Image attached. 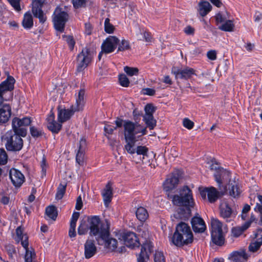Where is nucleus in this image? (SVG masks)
Instances as JSON below:
<instances>
[{"mask_svg":"<svg viewBox=\"0 0 262 262\" xmlns=\"http://www.w3.org/2000/svg\"><path fill=\"white\" fill-rule=\"evenodd\" d=\"M15 82L11 76L0 83V106L4 101H9L13 98V90ZM11 116V107L10 105L5 104L0 107V123L7 122Z\"/></svg>","mask_w":262,"mask_h":262,"instance_id":"nucleus-1","label":"nucleus"},{"mask_svg":"<svg viewBox=\"0 0 262 262\" xmlns=\"http://www.w3.org/2000/svg\"><path fill=\"white\" fill-rule=\"evenodd\" d=\"M168 197L171 199V201L174 205L178 206H183L186 207V212L181 214V212L183 211L182 209H180L179 211L174 214L176 218L185 220L189 217L191 208L193 207L194 205V200L192 196L191 190L188 186H184L180 190L179 194H176Z\"/></svg>","mask_w":262,"mask_h":262,"instance_id":"nucleus-2","label":"nucleus"},{"mask_svg":"<svg viewBox=\"0 0 262 262\" xmlns=\"http://www.w3.org/2000/svg\"><path fill=\"white\" fill-rule=\"evenodd\" d=\"M193 240V234L190 227L184 222L179 223L171 238L172 243L180 247L191 243Z\"/></svg>","mask_w":262,"mask_h":262,"instance_id":"nucleus-3","label":"nucleus"},{"mask_svg":"<svg viewBox=\"0 0 262 262\" xmlns=\"http://www.w3.org/2000/svg\"><path fill=\"white\" fill-rule=\"evenodd\" d=\"M125 140H137L147 133L146 127L138 122L125 120L123 124Z\"/></svg>","mask_w":262,"mask_h":262,"instance_id":"nucleus-4","label":"nucleus"},{"mask_svg":"<svg viewBox=\"0 0 262 262\" xmlns=\"http://www.w3.org/2000/svg\"><path fill=\"white\" fill-rule=\"evenodd\" d=\"M89 222L90 224V234L97 236L101 239H107L110 235L109 225L106 221L105 223L101 221L98 216L89 217Z\"/></svg>","mask_w":262,"mask_h":262,"instance_id":"nucleus-5","label":"nucleus"},{"mask_svg":"<svg viewBox=\"0 0 262 262\" xmlns=\"http://www.w3.org/2000/svg\"><path fill=\"white\" fill-rule=\"evenodd\" d=\"M21 137L13 130H9L2 137V140L8 150L19 151L23 146V140Z\"/></svg>","mask_w":262,"mask_h":262,"instance_id":"nucleus-6","label":"nucleus"},{"mask_svg":"<svg viewBox=\"0 0 262 262\" xmlns=\"http://www.w3.org/2000/svg\"><path fill=\"white\" fill-rule=\"evenodd\" d=\"M211 238L212 242L216 245L222 246L224 243V237L222 230V223L217 219L211 220Z\"/></svg>","mask_w":262,"mask_h":262,"instance_id":"nucleus-7","label":"nucleus"},{"mask_svg":"<svg viewBox=\"0 0 262 262\" xmlns=\"http://www.w3.org/2000/svg\"><path fill=\"white\" fill-rule=\"evenodd\" d=\"M68 18L69 15L64 11V8L56 7L53 15V21L56 30L62 32Z\"/></svg>","mask_w":262,"mask_h":262,"instance_id":"nucleus-8","label":"nucleus"},{"mask_svg":"<svg viewBox=\"0 0 262 262\" xmlns=\"http://www.w3.org/2000/svg\"><path fill=\"white\" fill-rule=\"evenodd\" d=\"M94 52L85 48L78 55L77 71L81 72L83 71L91 62L94 56Z\"/></svg>","mask_w":262,"mask_h":262,"instance_id":"nucleus-9","label":"nucleus"},{"mask_svg":"<svg viewBox=\"0 0 262 262\" xmlns=\"http://www.w3.org/2000/svg\"><path fill=\"white\" fill-rule=\"evenodd\" d=\"M31 123V120L30 117H24L22 119L15 117L12 121V129L14 132L24 137L27 135V133L25 127L29 125Z\"/></svg>","mask_w":262,"mask_h":262,"instance_id":"nucleus-10","label":"nucleus"},{"mask_svg":"<svg viewBox=\"0 0 262 262\" xmlns=\"http://www.w3.org/2000/svg\"><path fill=\"white\" fill-rule=\"evenodd\" d=\"M144 111L145 113L143 116V120L146 125V127L153 129L157 124V121L153 116L156 108L151 104H147L144 107Z\"/></svg>","mask_w":262,"mask_h":262,"instance_id":"nucleus-11","label":"nucleus"},{"mask_svg":"<svg viewBox=\"0 0 262 262\" xmlns=\"http://www.w3.org/2000/svg\"><path fill=\"white\" fill-rule=\"evenodd\" d=\"M200 194L203 199H207L210 203H213L220 198L223 195V193L217 191L213 187H210L202 190Z\"/></svg>","mask_w":262,"mask_h":262,"instance_id":"nucleus-12","label":"nucleus"},{"mask_svg":"<svg viewBox=\"0 0 262 262\" xmlns=\"http://www.w3.org/2000/svg\"><path fill=\"white\" fill-rule=\"evenodd\" d=\"M171 73L175 76L176 79L187 80L195 74V71L193 69L189 67L180 69L177 67H173L171 69Z\"/></svg>","mask_w":262,"mask_h":262,"instance_id":"nucleus-13","label":"nucleus"},{"mask_svg":"<svg viewBox=\"0 0 262 262\" xmlns=\"http://www.w3.org/2000/svg\"><path fill=\"white\" fill-rule=\"evenodd\" d=\"M45 1L33 0L32 3V12L34 16L38 18L41 23H45L47 19L46 15L42 10V7Z\"/></svg>","mask_w":262,"mask_h":262,"instance_id":"nucleus-14","label":"nucleus"},{"mask_svg":"<svg viewBox=\"0 0 262 262\" xmlns=\"http://www.w3.org/2000/svg\"><path fill=\"white\" fill-rule=\"evenodd\" d=\"M119 40L114 36H110L102 43L101 50L105 54L113 52L119 43Z\"/></svg>","mask_w":262,"mask_h":262,"instance_id":"nucleus-15","label":"nucleus"},{"mask_svg":"<svg viewBox=\"0 0 262 262\" xmlns=\"http://www.w3.org/2000/svg\"><path fill=\"white\" fill-rule=\"evenodd\" d=\"M9 178L13 185L19 187L25 182V178L21 172L15 168H11L9 171Z\"/></svg>","mask_w":262,"mask_h":262,"instance_id":"nucleus-16","label":"nucleus"},{"mask_svg":"<svg viewBox=\"0 0 262 262\" xmlns=\"http://www.w3.org/2000/svg\"><path fill=\"white\" fill-rule=\"evenodd\" d=\"M122 238L124 244L128 247L134 248L139 246L140 243L136 234L133 232L124 233Z\"/></svg>","mask_w":262,"mask_h":262,"instance_id":"nucleus-17","label":"nucleus"},{"mask_svg":"<svg viewBox=\"0 0 262 262\" xmlns=\"http://www.w3.org/2000/svg\"><path fill=\"white\" fill-rule=\"evenodd\" d=\"M152 248L153 246L150 242L147 241L143 244L142 246L141 252L137 258L138 262H147L149 258L148 252L150 253Z\"/></svg>","mask_w":262,"mask_h":262,"instance_id":"nucleus-18","label":"nucleus"},{"mask_svg":"<svg viewBox=\"0 0 262 262\" xmlns=\"http://www.w3.org/2000/svg\"><path fill=\"white\" fill-rule=\"evenodd\" d=\"M14 238L17 243L20 242L21 245L24 248L29 246L28 237L26 234L24 233L23 229L20 226L16 228Z\"/></svg>","mask_w":262,"mask_h":262,"instance_id":"nucleus-19","label":"nucleus"},{"mask_svg":"<svg viewBox=\"0 0 262 262\" xmlns=\"http://www.w3.org/2000/svg\"><path fill=\"white\" fill-rule=\"evenodd\" d=\"M78 112L73 108L72 106L69 109L58 110V120L61 123L64 122L70 119L74 113Z\"/></svg>","mask_w":262,"mask_h":262,"instance_id":"nucleus-20","label":"nucleus"},{"mask_svg":"<svg viewBox=\"0 0 262 262\" xmlns=\"http://www.w3.org/2000/svg\"><path fill=\"white\" fill-rule=\"evenodd\" d=\"M97 252V248L93 240L88 239L84 244V256L86 259L93 257Z\"/></svg>","mask_w":262,"mask_h":262,"instance_id":"nucleus-21","label":"nucleus"},{"mask_svg":"<svg viewBox=\"0 0 262 262\" xmlns=\"http://www.w3.org/2000/svg\"><path fill=\"white\" fill-rule=\"evenodd\" d=\"M191 225L195 232L202 233L206 230V225L203 220L198 216H194L191 220Z\"/></svg>","mask_w":262,"mask_h":262,"instance_id":"nucleus-22","label":"nucleus"},{"mask_svg":"<svg viewBox=\"0 0 262 262\" xmlns=\"http://www.w3.org/2000/svg\"><path fill=\"white\" fill-rule=\"evenodd\" d=\"M179 181L178 176L173 174L169 175L163 184L164 190L169 191L174 189L178 184Z\"/></svg>","mask_w":262,"mask_h":262,"instance_id":"nucleus-23","label":"nucleus"},{"mask_svg":"<svg viewBox=\"0 0 262 262\" xmlns=\"http://www.w3.org/2000/svg\"><path fill=\"white\" fill-rule=\"evenodd\" d=\"M212 8V6L208 2L202 1L198 3L197 11L200 16L204 17L211 11Z\"/></svg>","mask_w":262,"mask_h":262,"instance_id":"nucleus-24","label":"nucleus"},{"mask_svg":"<svg viewBox=\"0 0 262 262\" xmlns=\"http://www.w3.org/2000/svg\"><path fill=\"white\" fill-rule=\"evenodd\" d=\"M86 147V141L85 139H81L79 143L78 150L76 154V160L77 163L82 165L84 162V151Z\"/></svg>","mask_w":262,"mask_h":262,"instance_id":"nucleus-25","label":"nucleus"},{"mask_svg":"<svg viewBox=\"0 0 262 262\" xmlns=\"http://www.w3.org/2000/svg\"><path fill=\"white\" fill-rule=\"evenodd\" d=\"M85 91L84 89H81L76 98V103L72 106L75 110L80 111L83 110L85 104L84 100Z\"/></svg>","mask_w":262,"mask_h":262,"instance_id":"nucleus-26","label":"nucleus"},{"mask_svg":"<svg viewBox=\"0 0 262 262\" xmlns=\"http://www.w3.org/2000/svg\"><path fill=\"white\" fill-rule=\"evenodd\" d=\"M220 213L221 216L224 219H228L231 217L232 210L225 201H222L220 206Z\"/></svg>","mask_w":262,"mask_h":262,"instance_id":"nucleus-27","label":"nucleus"},{"mask_svg":"<svg viewBox=\"0 0 262 262\" xmlns=\"http://www.w3.org/2000/svg\"><path fill=\"white\" fill-rule=\"evenodd\" d=\"M230 176V173L228 171L224 169L220 170V171L217 172L214 174L215 180L219 184L220 187L223 183V181L228 180Z\"/></svg>","mask_w":262,"mask_h":262,"instance_id":"nucleus-28","label":"nucleus"},{"mask_svg":"<svg viewBox=\"0 0 262 262\" xmlns=\"http://www.w3.org/2000/svg\"><path fill=\"white\" fill-rule=\"evenodd\" d=\"M26 252L24 256L25 262H37L36 256L34 250L32 248H24Z\"/></svg>","mask_w":262,"mask_h":262,"instance_id":"nucleus-29","label":"nucleus"},{"mask_svg":"<svg viewBox=\"0 0 262 262\" xmlns=\"http://www.w3.org/2000/svg\"><path fill=\"white\" fill-rule=\"evenodd\" d=\"M103 201L105 206H107L111 202L112 198V190L111 186L109 184H107L102 193Z\"/></svg>","mask_w":262,"mask_h":262,"instance_id":"nucleus-30","label":"nucleus"},{"mask_svg":"<svg viewBox=\"0 0 262 262\" xmlns=\"http://www.w3.org/2000/svg\"><path fill=\"white\" fill-rule=\"evenodd\" d=\"M89 230H90V224L89 222V217L86 220L80 221L79 226L78 228V233L79 235H84L87 233Z\"/></svg>","mask_w":262,"mask_h":262,"instance_id":"nucleus-31","label":"nucleus"},{"mask_svg":"<svg viewBox=\"0 0 262 262\" xmlns=\"http://www.w3.org/2000/svg\"><path fill=\"white\" fill-rule=\"evenodd\" d=\"M22 25L25 29H30L33 26V20L32 15L29 12L24 14Z\"/></svg>","mask_w":262,"mask_h":262,"instance_id":"nucleus-32","label":"nucleus"},{"mask_svg":"<svg viewBox=\"0 0 262 262\" xmlns=\"http://www.w3.org/2000/svg\"><path fill=\"white\" fill-rule=\"evenodd\" d=\"M136 215L137 219L141 222H145L148 217V213L147 210L142 207L137 208Z\"/></svg>","mask_w":262,"mask_h":262,"instance_id":"nucleus-33","label":"nucleus"},{"mask_svg":"<svg viewBox=\"0 0 262 262\" xmlns=\"http://www.w3.org/2000/svg\"><path fill=\"white\" fill-rule=\"evenodd\" d=\"M250 227V223H245L242 227H234L232 229V234L234 237H238Z\"/></svg>","mask_w":262,"mask_h":262,"instance_id":"nucleus-34","label":"nucleus"},{"mask_svg":"<svg viewBox=\"0 0 262 262\" xmlns=\"http://www.w3.org/2000/svg\"><path fill=\"white\" fill-rule=\"evenodd\" d=\"M104 241L105 246L112 251L115 250L117 247V241L113 238H110L109 235L107 239H102Z\"/></svg>","mask_w":262,"mask_h":262,"instance_id":"nucleus-35","label":"nucleus"},{"mask_svg":"<svg viewBox=\"0 0 262 262\" xmlns=\"http://www.w3.org/2000/svg\"><path fill=\"white\" fill-rule=\"evenodd\" d=\"M137 140H125L126 144L124 146L125 149L126 151L131 155L135 154L136 148L135 145Z\"/></svg>","mask_w":262,"mask_h":262,"instance_id":"nucleus-36","label":"nucleus"},{"mask_svg":"<svg viewBox=\"0 0 262 262\" xmlns=\"http://www.w3.org/2000/svg\"><path fill=\"white\" fill-rule=\"evenodd\" d=\"M148 151V149L145 146H138L136 148V151L138 155L142 156V158H140V161H142L143 163H144V159H145V157H147V152Z\"/></svg>","mask_w":262,"mask_h":262,"instance_id":"nucleus-37","label":"nucleus"},{"mask_svg":"<svg viewBox=\"0 0 262 262\" xmlns=\"http://www.w3.org/2000/svg\"><path fill=\"white\" fill-rule=\"evenodd\" d=\"M46 214L50 219L55 221L57 216L56 208L54 206H49L46 209Z\"/></svg>","mask_w":262,"mask_h":262,"instance_id":"nucleus-38","label":"nucleus"},{"mask_svg":"<svg viewBox=\"0 0 262 262\" xmlns=\"http://www.w3.org/2000/svg\"><path fill=\"white\" fill-rule=\"evenodd\" d=\"M62 125L61 123L54 121L53 123L47 124V127L52 133L57 134L61 128Z\"/></svg>","mask_w":262,"mask_h":262,"instance_id":"nucleus-39","label":"nucleus"},{"mask_svg":"<svg viewBox=\"0 0 262 262\" xmlns=\"http://www.w3.org/2000/svg\"><path fill=\"white\" fill-rule=\"evenodd\" d=\"M234 27V25L231 20L226 21L224 24L220 26L219 28L224 31H232Z\"/></svg>","mask_w":262,"mask_h":262,"instance_id":"nucleus-40","label":"nucleus"},{"mask_svg":"<svg viewBox=\"0 0 262 262\" xmlns=\"http://www.w3.org/2000/svg\"><path fill=\"white\" fill-rule=\"evenodd\" d=\"M66 185L60 184L57 188L56 194V199L60 200L62 198L65 193Z\"/></svg>","mask_w":262,"mask_h":262,"instance_id":"nucleus-41","label":"nucleus"},{"mask_svg":"<svg viewBox=\"0 0 262 262\" xmlns=\"http://www.w3.org/2000/svg\"><path fill=\"white\" fill-rule=\"evenodd\" d=\"M124 72L129 76L138 75L139 70L137 68L129 67L126 66L124 68Z\"/></svg>","mask_w":262,"mask_h":262,"instance_id":"nucleus-42","label":"nucleus"},{"mask_svg":"<svg viewBox=\"0 0 262 262\" xmlns=\"http://www.w3.org/2000/svg\"><path fill=\"white\" fill-rule=\"evenodd\" d=\"M115 30L114 26L110 23V20L108 18H106L104 21V30L109 34L113 33Z\"/></svg>","mask_w":262,"mask_h":262,"instance_id":"nucleus-43","label":"nucleus"},{"mask_svg":"<svg viewBox=\"0 0 262 262\" xmlns=\"http://www.w3.org/2000/svg\"><path fill=\"white\" fill-rule=\"evenodd\" d=\"M229 190L230 195L234 198L238 196L241 192L237 184L232 185L231 188L229 187Z\"/></svg>","mask_w":262,"mask_h":262,"instance_id":"nucleus-44","label":"nucleus"},{"mask_svg":"<svg viewBox=\"0 0 262 262\" xmlns=\"http://www.w3.org/2000/svg\"><path fill=\"white\" fill-rule=\"evenodd\" d=\"M119 80L121 86L124 87H128L129 86V81L125 75H120L119 77Z\"/></svg>","mask_w":262,"mask_h":262,"instance_id":"nucleus-45","label":"nucleus"},{"mask_svg":"<svg viewBox=\"0 0 262 262\" xmlns=\"http://www.w3.org/2000/svg\"><path fill=\"white\" fill-rule=\"evenodd\" d=\"M130 48V45L128 41L122 39L121 42L119 45L118 51H123L128 50Z\"/></svg>","mask_w":262,"mask_h":262,"instance_id":"nucleus-46","label":"nucleus"},{"mask_svg":"<svg viewBox=\"0 0 262 262\" xmlns=\"http://www.w3.org/2000/svg\"><path fill=\"white\" fill-rule=\"evenodd\" d=\"M86 2L87 0H72L73 7L75 9L84 7Z\"/></svg>","mask_w":262,"mask_h":262,"instance_id":"nucleus-47","label":"nucleus"},{"mask_svg":"<svg viewBox=\"0 0 262 262\" xmlns=\"http://www.w3.org/2000/svg\"><path fill=\"white\" fill-rule=\"evenodd\" d=\"M241 254L239 252L234 251L229 256L228 259L233 262H238L241 258Z\"/></svg>","mask_w":262,"mask_h":262,"instance_id":"nucleus-48","label":"nucleus"},{"mask_svg":"<svg viewBox=\"0 0 262 262\" xmlns=\"http://www.w3.org/2000/svg\"><path fill=\"white\" fill-rule=\"evenodd\" d=\"M155 262H165L163 253L161 251H156L154 256Z\"/></svg>","mask_w":262,"mask_h":262,"instance_id":"nucleus-49","label":"nucleus"},{"mask_svg":"<svg viewBox=\"0 0 262 262\" xmlns=\"http://www.w3.org/2000/svg\"><path fill=\"white\" fill-rule=\"evenodd\" d=\"M63 38L64 39V40L66 41V42L68 43V44L69 46L70 49L71 50H73V49H74L75 44V42L73 37L71 36L64 35V36H63Z\"/></svg>","mask_w":262,"mask_h":262,"instance_id":"nucleus-50","label":"nucleus"},{"mask_svg":"<svg viewBox=\"0 0 262 262\" xmlns=\"http://www.w3.org/2000/svg\"><path fill=\"white\" fill-rule=\"evenodd\" d=\"M8 156L3 149H0V165H4L7 162Z\"/></svg>","mask_w":262,"mask_h":262,"instance_id":"nucleus-51","label":"nucleus"},{"mask_svg":"<svg viewBox=\"0 0 262 262\" xmlns=\"http://www.w3.org/2000/svg\"><path fill=\"white\" fill-rule=\"evenodd\" d=\"M12 7L16 11H20L21 8L20 6V0H8Z\"/></svg>","mask_w":262,"mask_h":262,"instance_id":"nucleus-52","label":"nucleus"},{"mask_svg":"<svg viewBox=\"0 0 262 262\" xmlns=\"http://www.w3.org/2000/svg\"><path fill=\"white\" fill-rule=\"evenodd\" d=\"M40 167L41 170V177L44 178L46 176L47 169L48 168V164L46 163V160L43 158L41 162Z\"/></svg>","mask_w":262,"mask_h":262,"instance_id":"nucleus-53","label":"nucleus"},{"mask_svg":"<svg viewBox=\"0 0 262 262\" xmlns=\"http://www.w3.org/2000/svg\"><path fill=\"white\" fill-rule=\"evenodd\" d=\"M261 245L262 244H260L259 242L254 241L250 244L249 246V251L254 252L260 247Z\"/></svg>","mask_w":262,"mask_h":262,"instance_id":"nucleus-54","label":"nucleus"},{"mask_svg":"<svg viewBox=\"0 0 262 262\" xmlns=\"http://www.w3.org/2000/svg\"><path fill=\"white\" fill-rule=\"evenodd\" d=\"M30 133L32 137L37 138L42 134V132L34 126H31L30 128Z\"/></svg>","mask_w":262,"mask_h":262,"instance_id":"nucleus-55","label":"nucleus"},{"mask_svg":"<svg viewBox=\"0 0 262 262\" xmlns=\"http://www.w3.org/2000/svg\"><path fill=\"white\" fill-rule=\"evenodd\" d=\"M258 202L256 203V205L254 208V210L256 212H259L262 210V195H258L257 196Z\"/></svg>","mask_w":262,"mask_h":262,"instance_id":"nucleus-56","label":"nucleus"},{"mask_svg":"<svg viewBox=\"0 0 262 262\" xmlns=\"http://www.w3.org/2000/svg\"><path fill=\"white\" fill-rule=\"evenodd\" d=\"M255 241L262 244V229H258L254 234Z\"/></svg>","mask_w":262,"mask_h":262,"instance_id":"nucleus-57","label":"nucleus"},{"mask_svg":"<svg viewBox=\"0 0 262 262\" xmlns=\"http://www.w3.org/2000/svg\"><path fill=\"white\" fill-rule=\"evenodd\" d=\"M183 124L186 128L190 129L194 126V123L188 118H185L183 121Z\"/></svg>","mask_w":262,"mask_h":262,"instance_id":"nucleus-58","label":"nucleus"},{"mask_svg":"<svg viewBox=\"0 0 262 262\" xmlns=\"http://www.w3.org/2000/svg\"><path fill=\"white\" fill-rule=\"evenodd\" d=\"M79 215L80 214L79 212H74L71 219L70 225L76 226V222L79 217Z\"/></svg>","mask_w":262,"mask_h":262,"instance_id":"nucleus-59","label":"nucleus"},{"mask_svg":"<svg viewBox=\"0 0 262 262\" xmlns=\"http://www.w3.org/2000/svg\"><path fill=\"white\" fill-rule=\"evenodd\" d=\"M79 215L80 214L79 212H74L71 219L70 225L76 226V222L79 217Z\"/></svg>","mask_w":262,"mask_h":262,"instance_id":"nucleus-60","label":"nucleus"},{"mask_svg":"<svg viewBox=\"0 0 262 262\" xmlns=\"http://www.w3.org/2000/svg\"><path fill=\"white\" fill-rule=\"evenodd\" d=\"M250 206L246 204L244 205L243 209H242V213L241 215V217L243 220H245L247 217V213L250 211Z\"/></svg>","mask_w":262,"mask_h":262,"instance_id":"nucleus-61","label":"nucleus"},{"mask_svg":"<svg viewBox=\"0 0 262 262\" xmlns=\"http://www.w3.org/2000/svg\"><path fill=\"white\" fill-rule=\"evenodd\" d=\"M207 57L211 60H214L216 59V52L215 50H210L207 53Z\"/></svg>","mask_w":262,"mask_h":262,"instance_id":"nucleus-62","label":"nucleus"},{"mask_svg":"<svg viewBox=\"0 0 262 262\" xmlns=\"http://www.w3.org/2000/svg\"><path fill=\"white\" fill-rule=\"evenodd\" d=\"M116 129V127L109 124H106L104 126L105 132L108 134H112L114 130Z\"/></svg>","mask_w":262,"mask_h":262,"instance_id":"nucleus-63","label":"nucleus"},{"mask_svg":"<svg viewBox=\"0 0 262 262\" xmlns=\"http://www.w3.org/2000/svg\"><path fill=\"white\" fill-rule=\"evenodd\" d=\"M184 31L187 35H193L194 29L190 26H187L184 28Z\"/></svg>","mask_w":262,"mask_h":262,"instance_id":"nucleus-64","label":"nucleus"}]
</instances>
